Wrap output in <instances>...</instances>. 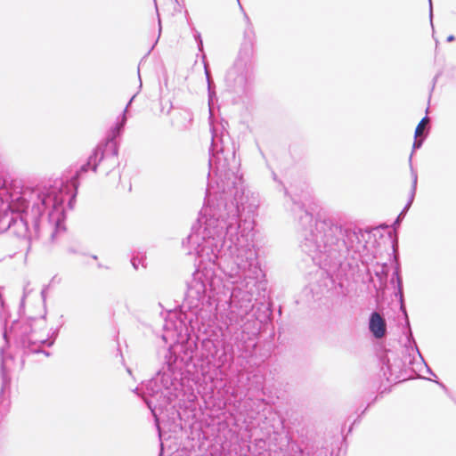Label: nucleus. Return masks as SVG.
Masks as SVG:
<instances>
[{
  "label": "nucleus",
  "mask_w": 456,
  "mask_h": 456,
  "mask_svg": "<svg viewBox=\"0 0 456 456\" xmlns=\"http://www.w3.org/2000/svg\"><path fill=\"white\" fill-rule=\"evenodd\" d=\"M369 329L376 338H382L387 333V323L380 314L374 312L370 314Z\"/></svg>",
  "instance_id": "f257e3e1"
},
{
  "label": "nucleus",
  "mask_w": 456,
  "mask_h": 456,
  "mask_svg": "<svg viewBox=\"0 0 456 456\" xmlns=\"http://www.w3.org/2000/svg\"><path fill=\"white\" fill-rule=\"evenodd\" d=\"M104 157V152L101 146H98L94 153L89 157L87 165L92 166L93 169L95 170L97 165L102 161Z\"/></svg>",
  "instance_id": "f03ea898"
},
{
  "label": "nucleus",
  "mask_w": 456,
  "mask_h": 456,
  "mask_svg": "<svg viewBox=\"0 0 456 456\" xmlns=\"http://www.w3.org/2000/svg\"><path fill=\"white\" fill-rule=\"evenodd\" d=\"M118 132H119V128H117L115 131H113L112 137L110 139H109L105 144L106 147L110 148V150L114 155H116L118 152L117 143L114 141V138L118 134Z\"/></svg>",
  "instance_id": "7ed1b4c3"
},
{
  "label": "nucleus",
  "mask_w": 456,
  "mask_h": 456,
  "mask_svg": "<svg viewBox=\"0 0 456 456\" xmlns=\"http://www.w3.org/2000/svg\"><path fill=\"white\" fill-rule=\"evenodd\" d=\"M428 118L425 117L423 118L419 123L418 124L416 129H415V136H420L423 134V131L425 129L426 125L428 123Z\"/></svg>",
  "instance_id": "20e7f679"
},
{
  "label": "nucleus",
  "mask_w": 456,
  "mask_h": 456,
  "mask_svg": "<svg viewBox=\"0 0 456 456\" xmlns=\"http://www.w3.org/2000/svg\"><path fill=\"white\" fill-rule=\"evenodd\" d=\"M452 39H453V37H452V36H451V37H448V40H449V41H452Z\"/></svg>",
  "instance_id": "39448f33"
}]
</instances>
